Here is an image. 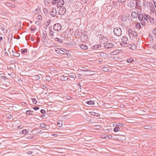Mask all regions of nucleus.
I'll return each mask as SVG.
<instances>
[{"label": "nucleus", "instance_id": "nucleus-48", "mask_svg": "<svg viewBox=\"0 0 156 156\" xmlns=\"http://www.w3.org/2000/svg\"><path fill=\"white\" fill-rule=\"evenodd\" d=\"M66 99L68 100H70L71 99V98L70 96H67V97H66Z\"/></svg>", "mask_w": 156, "mask_h": 156}, {"label": "nucleus", "instance_id": "nucleus-6", "mask_svg": "<svg viewBox=\"0 0 156 156\" xmlns=\"http://www.w3.org/2000/svg\"><path fill=\"white\" fill-rule=\"evenodd\" d=\"M137 3L135 1H131L129 3L128 5L130 8H133L137 4Z\"/></svg>", "mask_w": 156, "mask_h": 156}, {"label": "nucleus", "instance_id": "nucleus-64", "mask_svg": "<svg viewBox=\"0 0 156 156\" xmlns=\"http://www.w3.org/2000/svg\"><path fill=\"white\" fill-rule=\"evenodd\" d=\"M154 5L155 8H156V2H154Z\"/></svg>", "mask_w": 156, "mask_h": 156}, {"label": "nucleus", "instance_id": "nucleus-1", "mask_svg": "<svg viewBox=\"0 0 156 156\" xmlns=\"http://www.w3.org/2000/svg\"><path fill=\"white\" fill-rule=\"evenodd\" d=\"M113 32L114 34L117 36H120L122 34V30L119 27H116L114 28Z\"/></svg>", "mask_w": 156, "mask_h": 156}, {"label": "nucleus", "instance_id": "nucleus-51", "mask_svg": "<svg viewBox=\"0 0 156 156\" xmlns=\"http://www.w3.org/2000/svg\"><path fill=\"white\" fill-rule=\"evenodd\" d=\"M119 2L121 3H124L125 1L126 0H118Z\"/></svg>", "mask_w": 156, "mask_h": 156}, {"label": "nucleus", "instance_id": "nucleus-25", "mask_svg": "<svg viewBox=\"0 0 156 156\" xmlns=\"http://www.w3.org/2000/svg\"><path fill=\"white\" fill-rule=\"evenodd\" d=\"M136 28L138 29H140L141 27V26L139 22H137L136 24Z\"/></svg>", "mask_w": 156, "mask_h": 156}, {"label": "nucleus", "instance_id": "nucleus-21", "mask_svg": "<svg viewBox=\"0 0 156 156\" xmlns=\"http://www.w3.org/2000/svg\"><path fill=\"white\" fill-rule=\"evenodd\" d=\"M60 54H64L65 51H66V50L63 48H59Z\"/></svg>", "mask_w": 156, "mask_h": 156}, {"label": "nucleus", "instance_id": "nucleus-24", "mask_svg": "<svg viewBox=\"0 0 156 156\" xmlns=\"http://www.w3.org/2000/svg\"><path fill=\"white\" fill-rule=\"evenodd\" d=\"M47 37L45 36V35L43 36V37L44 43L45 44H46L47 43V41H46Z\"/></svg>", "mask_w": 156, "mask_h": 156}, {"label": "nucleus", "instance_id": "nucleus-23", "mask_svg": "<svg viewBox=\"0 0 156 156\" xmlns=\"http://www.w3.org/2000/svg\"><path fill=\"white\" fill-rule=\"evenodd\" d=\"M122 40L123 41L126 42L128 41V38L126 36H124L122 38Z\"/></svg>", "mask_w": 156, "mask_h": 156}, {"label": "nucleus", "instance_id": "nucleus-50", "mask_svg": "<svg viewBox=\"0 0 156 156\" xmlns=\"http://www.w3.org/2000/svg\"><path fill=\"white\" fill-rule=\"evenodd\" d=\"M1 30H2V31H4L5 30V26L2 27H1Z\"/></svg>", "mask_w": 156, "mask_h": 156}, {"label": "nucleus", "instance_id": "nucleus-20", "mask_svg": "<svg viewBox=\"0 0 156 156\" xmlns=\"http://www.w3.org/2000/svg\"><path fill=\"white\" fill-rule=\"evenodd\" d=\"M87 104L89 105H94L95 103L93 101H89L86 102Z\"/></svg>", "mask_w": 156, "mask_h": 156}, {"label": "nucleus", "instance_id": "nucleus-22", "mask_svg": "<svg viewBox=\"0 0 156 156\" xmlns=\"http://www.w3.org/2000/svg\"><path fill=\"white\" fill-rule=\"evenodd\" d=\"M57 126L58 127H61L62 125V121H59L58 122Z\"/></svg>", "mask_w": 156, "mask_h": 156}, {"label": "nucleus", "instance_id": "nucleus-5", "mask_svg": "<svg viewBox=\"0 0 156 156\" xmlns=\"http://www.w3.org/2000/svg\"><path fill=\"white\" fill-rule=\"evenodd\" d=\"M66 12V10L64 7H61L59 10V13L61 15H63Z\"/></svg>", "mask_w": 156, "mask_h": 156}, {"label": "nucleus", "instance_id": "nucleus-15", "mask_svg": "<svg viewBox=\"0 0 156 156\" xmlns=\"http://www.w3.org/2000/svg\"><path fill=\"white\" fill-rule=\"evenodd\" d=\"M80 47L81 48L84 50H86L87 49V46L85 44H80Z\"/></svg>", "mask_w": 156, "mask_h": 156}, {"label": "nucleus", "instance_id": "nucleus-54", "mask_svg": "<svg viewBox=\"0 0 156 156\" xmlns=\"http://www.w3.org/2000/svg\"><path fill=\"white\" fill-rule=\"evenodd\" d=\"M95 127L98 129H99L101 128V126L99 125H97L95 126Z\"/></svg>", "mask_w": 156, "mask_h": 156}, {"label": "nucleus", "instance_id": "nucleus-9", "mask_svg": "<svg viewBox=\"0 0 156 156\" xmlns=\"http://www.w3.org/2000/svg\"><path fill=\"white\" fill-rule=\"evenodd\" d=\"M49 32L50 35L52 37H56V35L57 34V33L53 32L51 29H49Z\"/></svg>", "mask_w": 156, "mask_h": 156}, {"label": "nucleus", "instance_id": "nucleus-13", "mask_svg": "<svg viewBox=\"0 0 156 156\" xmlns=\"http://www.w3.org/2000/svg\"><path fill=\"white\" fill-rule=\"evenodd\" d=\"M131 16L133 18H136L137 17V13L136 12H133L131 13Z\"/></svg>", "mask_w": 156, "mask_h": 156}, {"label": "nucleus", "instance_id": "nucleus-47", "mask_svg": "<svg viewBox=\"0 0 156 156\" xmlns=\"http://www.w3.org/2000/svg\"><path fill=\"white\" fill-rule=\"evenodd\" d=\"M33 108L35 110H37L39 109V108L38 107H36L34 108Z\"/></svg>", "mask_w": 156, "mask_h": 156}, {"label": "nucleus", "instance_id": "nucleus-19", "mask_svg": "<svg viewBox=\"0 0 156 156\" xmlns=\"http://www.w3.org/2000/svg\"><path fill=\"white\" fill-rule=\"evenodd\" d=\"M121 131L120 128L119 127L116 126L113 129V131L115 132H116Z\"/></svg>", "mask_w": 156, "mask_h": 156}, {"label": "nucleus", "instance_id": "nucleus-28", "mask_svg": "<svg viewBox=\"0 0 156 156\" xmlns=\"http://www.w3.org/2000/svg\"><path fill=\"white\" fill-rule=\"evenodd\" d=\"M127 62L128 63H130L133 61V59L132 58L128 59L127 60Z\"/></svg>", "mask_w": 156, "mask_h": 156}, {"label": "nucleus", "instance_id": "nucleus-17", "mask_svg": "<svg viewBox=\"0 0 156 156\" xmlns=\"http://www.w3.org/2000/svg\"><path fill=\"white\" fill-rule=\"evenodd\" d=\"M101 45L100 44H96L95 45H94L92 47V48L93 49H97V48H99L101 47Z\"/></svg>", "mask_w": 156, "mask_h": 156}, {"label": "nucleus", "instance_id": "nucleus-29", "mask_svg": "<svg viewBox=\"0 0 156 156\" xmlns=\"http://www.w3.org/2000/svg\"><path fill=\"white\" fill-rule=\"evenodd\" d=\"M28 133V131L27 129H24L22 131V133L23 134H26Z\"/></svg>", "mask_w": 156, "mask_h": 156}, {"label": "nucleus", "instance_id": "nucleus-56", "mask_svg": "<svg viewBox=\"0 0 156 156\" xmlns=\"http://www.w3.org/2000/svg\"><path fill=\"white\" fill-rule=\"evenodd\" d=\"M12 34H10L9 35V37L8 38V39H9V38H10V37L11 38H12Z\"/></svg>", "mask_w": 156, "mask_h": 156}, {"label": "nucleus", "instance_id": "nucleus-8", "mask_svg": "<svg viewBox=\"0 0 156 156\" xmlns=\"http://www.w3.org/2000/svg\"><path fill=\"white\" fill-rule=\"evenodd\" d=\"M118 19L119 20L125 21L127 20L126 16L125 15H120L119 16Z\"/></svg>", "mask_w": 156, "mask_h": 156}, {"label": "nucleus", "instance_id": "nucleus-10", "mask_svg": "<svg viewBox=\"0 0 156 156\" xmlns=\"http://www.w3.org/2000/svg\"><path fill=\"white\" fill-rule=\"evenodd\" d=\"M99 53L100 56L104 58H106L108 57V55L105 52H100Z\"/></svg>", "mask_w": 156, "mask_h": 156}, {"label": "nucleus", "instance_id": "nucleus-26", "mask_svg": "<svg viewBox=\"0 0 156 156\" xmlns=\"http://www.w3.org/2000/svg\"><path fill=\"white\" fill-rule=\"evenodd\" d=\"M33 112V111H31L30 110H27L26 111V113L27 114L29 115H33L34 114L32 113Z\"/></svg>", "mask_w": 156, "mask_h": 156}, {"label": "nucleus", "instance_id": "nucleus-16", "mask_svg": "<svg viewBox=\"0 0 156 156\" xmlns=\"http://www.w3.org/2000/svg\"><path fill=\"white\" fill-rule=\"evenodd\" d=\"M55 41H57L58 43H61L63 42V40L62 39L56 37L55 38Z\"/></svg>", "mask_w": 156, "mask_h": 156}, {"label": "nucleus", "instance_id": "nucleus-62", "mask_svg": "<svg viewBox=\"0 0 156 156\" xmlns=\"http://www.w3.org/2000/svg\"><path fill=\"white\" fill-rule=\"evenodd\" d=\"M70 77L72 78H74V76L73 75H71L70 76Z\"/></svg>", "mask_w": 156, "mask_h": 156}, {"label": "nucleus", "instance_id": "nucleus-7", "mask_svg": "<svg viewBox=\"0 0 156 156\" xmlns=\"http://www.w3.org/2000/svg\"><path fill=\"white\" fill-rule=\"evenodd\" d=\"M64 4V2L63 0H59L58 2L57 6L58 8L63 7Z\"/></svg>", "mask_w": 156, "mask_h": 156}, {"label": "nucleus", "instance_id": "nucleus-11", "mask_svg": "<svg viewBox=\"0 0 156 156\" xmlns=\"http://www.w3.org/2000/svg\"><path fill=\"white\" fill-rule=\"evenodd\" d=\"M114 47V45L113 44L110 43L107 44L105 46V48L108 49L113 48Z\"/></svg>", "mask_w": 156, "mask_h": 156}, {"label": "nucleus", "instance_id": "nucleus-60", "mask_svg": "<svg viewBox=\"0 0 156 156\" xmlns=\"http://www.w3.org/2000/svg\"><path fill=\"white\" fill-rule=\"evenodd\" d=\"M17 128L19 129H20L22 128V126H19Z\"/></svg>", "mask_w": 156, "mask_h": 156}, {"label": "nucleus", "instance_id": "nucleus-14", "mask_svg": "<svg viewBox=\"0 0 156 156\" xmlns=\"http://www.w3.org/2000/svg\"><path fill=\"white\" fill-rule=\"evenodd\" d=\"M90 114L91 115L95 116L97 117H99L100 116V114L99 113H95L94 112H90Z\"/></svg>", "mask_w": 156, "mask_h": 156}, {"label": "nucleus", "instance_id": "nucleus-53", "mask_svg": "<svg viewBox=\"0 0 156 156\" xmlns=\"http://www.w3.org/2000/svg\"><path fill=\"white\" fill-rule=\"evenodd\" d=\"M137 16H139L140 14L141 15H143L142 13L140 12H138L137 13Z\"/></svg>", "mask_w": 156, "mask_h": 156}, {"label": "nucleus", "instance_id": "nucleus-49", "mask_svg": "<svg viewBox=\"0 0 156 156\" xmlns=\"http://www.w3.org/2000/svg\"><path fill=\"white\" fill-rule=\"evenodd\" d=\"M58 1V0H53L52 1V4H54L57 3V2Z\"/></svg>", "mask_w": 156, "mask_h": 156}, {"label": "nucleus", "instance_id": "nucleus-2", "mask_svg": "<svg viewBox=\"0 0 156 156\" xmlns=\"http://www.w3.org/2000/svg\"><path fill=\"white\" fill-rule=\"evenodd\" d=\"M62 28V26L59 23L55 24L53 27V29L55 31H58L61 30Z\"/></svg>", "mask_w": 156, "mask_h": 156}, {"label": "nucleus", "instance_id": "nucleus-4", "mask_svg": "<svg viewBox=\"0 0 156 156\" xmlns=\"http://www.w3.org/2000/svg\"><path fill=\"white\" fill-rule=\"evenodd\" d=\"M138 18L139 21H140V23L142 25H145V21L143 19V15H141L140 14L139 16H138Z\"/></svg>", "mask_w": 156, "mask_h": 156}, {"label": "nucleus", "instance_id": "nucleus-3", "mask_svg": "<svg viewBox=\"0 0 156 156\" xmlns=\"http://www.w3.org/2000/svg\"><path fill=\"white\" fill-rule=\"evenodd\" d=\"M50 13L51 16L53 17H55L57 14V12L55 8H52L50 10Z\"/></svg>", "mask_w": 156, "mask_h": 156}, {"label": "nucleus", "instance_id": "nucleus-61", "mask_svg": "<svg viewBox=\"0 0 156 156\" xmlns=\"http://www.w3.org/2000/svg\"><path fill=\"white\" fill-rule=\"evenodd\" d=\"M117 4V2H113V4L114 5V6L116 5Z\"/></svg>", "mask_w": 156, "mask_h": 156}, {"label": "nucleus", "instance_id": "nucleus-41", "mask_svg": "<svg viewBox=\"0 0 156 156\" xmlns=\"http://www.w3.org/2000/svg\"><path fill=\"white\" fill-rule=\"evenodd\" d=\"M55 52L57 53L58 54H60V50H59V48L58 49H55Z\"/></svg>", "mask_w": 156, "mask_h": 156}, {"label": "nucleus", "instance_id": "nucleus-39", "mask_svg": "<svg viewBox=\"0 0 156 156\" xmlns=\"http://www.w3.org/2000/svg\"><path fill=\"white\" fill-rule=\"evenodd\" d=\"M102 69L103 71L105 72H108L109 70V69L106 67H103L102 68Z\"/></svg>", "mask_w": 156, "mask_h": 156}, {"label": "nucleus", "instance_id": "nucleus-33", "mask_svg": "<svg viewBox=\"0 0 156 156\" xmlns=\"http://www.w3.org/2000/svg\"><path fill=\"white\" fill-rule=\"evenodd\" d=\"M152 33L154 35H155V38H156V28L153 30Z\"/></svg>", "mask_w": 156, "mask_h": 156}, {"label": "nucleus", "instance_id": "nucleus-38", "mask_svg": "<svg viewBox=\"0 0 156 156\" xmlns=\"http://www.w3.org/2000/svg\"><path fill=\"white\" fill-rule=\"evenodd\" d=\"M21 52L23 54H24L25 53L27 52V50L26 49H21Z\"/></svg>", "mask_w": 156, "mask_h": 156}, {"label": "nucleus", "instance_id": "nucleus-35", "mask_svg": "<svg viewBox=\"0 0 156 156\" xmlns=\"http://www.w3.org/2000/svg\"><path fill=\"white\" fill-rule=\"evenodd\" d=\"M41 127L42 128H46V125L44 123H41L40 124V125Z\"/></svg>", "mask_w": 156, "mask_h": 156}, {"label": "nucleus", "instance_id": "nucleus-57", "mask_svg": "<svg viewBox=\"0 0 156 156\" xmlns=\"http://www.w3.org/2000/svg\"><path fill=\"white\" fill-rule=\"evenodd\" d=\"M10 7L12 8H14L15 7V5H14L12 4Z\"/></svg>", "mask_w": 156, "mask_h": 156}, {"label": "nucleus", "instance_id": "nucleus-55", "mask_svg": "<svg viewBox=\"0 0 156 156\" xmlns=\"http://www.w3.org/2000/svg\"><path fill=\"white\" fill-rule=\"evenodd\" d=\"M36 28H32V27L30 28V30L33 31H34L35 30Z\"/></svg>", "mask_w": 156, "mask_h": 156}, {"label": "nucleus", "instance_id": "nucleus-58", "mask_svg": "<svg viewBox=\"0 0 156 156\" xmlns=\"http://www.w3.org/2000/svg\"><path fill=\"white\" fill-rule=\"evenodd\" d=\"M66 80L65 79H61V78H60V80H62V81H66V80H68V79H66Z\"/></svg>", "mask_w": 156, "mask_h": 156}, {"label": "nucleus", "instance_id": "nucleus-42", "mask_svg": "<svg viewBox=\"0 0 156 156\" xmlns=\"http://www.w3.org/2000/svg\"><path fill=\"white\" fill-rule=\"evenodd\" d=\"M11 4L8 2H6L5 3L6 5L8 7H10L11 5Z\"/></svg>", "mask_w": 156, "mask_h": 156}, {"label": "nucleus", "instance_id": "nucleus-43", "mask_svg": "<svg viewBox=\"0 0 156 156\" xmlns=\"http://www.w3.org/2000/svg\"><path fill=\"white\" fill-rule=\"evenodd\" d=\"M40 10V9H39L38 8H37L35 9V12H35V13H37L39 12Z\"/></svg>", "mask_w": 156, "mask_h": 156}, {"label": "nucleus", "instance_id": "nucleus-37", "mask_svg": "<svg viewBox=\"0 0 156 156\" xmlns=\"http://www.w3.org/2000/svg\"><path fill=\"white\" fill-rule=\"evenodd\" d=\"M116 126H117V127H122L123 126V125L121 124V123H119L117 124L116 125Z\"/></svg>", "mask_w": 156, "mask_h": 156}, {"label": "nucleus", "instance_id": "nucleus-45", "mask_svg": "<svg viewBox=\"0 0 156 156\" xmlns=\"http://www.w3.org/2000/svg\"><path fill=\"white\" fill-rule=\"evenodd\" d=\"M40 112L42 114H44L45 113V111L44 109H41V110Z\"/></svg>", "mask_w": 156, "mask_h": 156}, {"label": "nucleus", "instance_id": "nucleus-36", "mask_svg": "<svg viewBox=\"0 0 156 156\" xmlns=\"http://www.w3.org/2000/svg\"><path fill=\"white\" fill-rule=\"evenodd\" d=\"M144 128L145 129H150L151 128V126L148 125L144 126Z\"/></svg>", "mask_w": 156, "mask_h": 156}, {"label": "nucleus", "instance_id": "nucleus-44", "mask_svg": "<svg viewBox=\"0 0 156 156\" xmlns=\"http://www.w3.org/2000/svg\"><path fill=\"white\" fill-rule=\"evenodd\" d=\"M32 152L31 151H29L27 152V155H30L32 154Z\"/></svg>", "mask_w": 156, "mask_h": 156}, {"label": "nucleus", "instance_id": "nucleus-52", "mask_svg": "<svg viewBox=\"0 0 156 156\" xmlns=\"http://www.w3.org/2000/svg\"><path fill=\"white\" fill-rule=\"evenodd\" d=\"M35 24L37 25H39L40 24V23L39 21H37L35 22Z\"/></svg>", "mask_w": 156, "mask_h": 156}, {"label": "nucleus", "instance_id": "nucleus-63", "mask_svg": "<svg viewBox=\"0 0 156 156\" xmlns=\"http://www.w3.org/2000/svg\"><path fill=\"white\" fill-rule=\"evenodd\" d=\"M51 79H46L47 81H49L51 80Z\"/></svg>", "mask_w": 156, "mask_h": 156}, {"label": "nucleus", "instance_id": "nucleus-34", "mask_svg": "<svg viewBox=\"0 0 156 156\" xmlns=\"http://www.w3.org/2000/svg\"><path fill=\"white\" fill-rule=\"evenodd\" d=\"M133 34L135 37H136L138 36V33L135 31H133Z\"/></svg>", "mask_w": 156, "mask_h": 156}, {"label": "nucleus", "instance_id": "nucleus-18", "mask_svg": "<svg viewBox=\"0 0 156 156\" xmlns=\"http://www.w3.org/2000/svg\"><path fill=\"white\" fill-rule=\"evenodd\" d=\"M112 137V136L111 135H106V136H104L102 138L103 139H108V138H111Z\"/></svg>", "mask_w": 156, "mask_h": 156}, {"label": "nucleus", "instance_id": "nucleus-30", "mask_svg": "<svg viewBox=\"0 0 156 156\" xmlns=\"http://www.w3.org/2000/svg\"><path fill=\"white\" fill-rule=\"evenodd\" d=\"M31 99L33 104H36L37 103V101L35 98H32Z\"/></svg>", "mask_w": 156, "mask_h": 156}, {"label": "nucleus", "instance_id": "nucleus-59", "mask_svg": "<svg viewBox=\"0 0 156 156\" xmlns=\"http://www.w3.org/2000/svg\"><path fill=\"white\" fill-rule=\"evenodd\" d=\"M2 75H3L2 74H0L1 76H0V77H1L2 78H5V77L3 76Z\"/></svg>", "mask_w": 156, "mask_h": 156}, {"label": "nucleus", "instance_id": "nucleus-31", "mask_svg": "<svg viewBox=\"0 0 156 156\" xmlns=\"http://www.w3.org/2000/svg\"><path fill=\"white\" fill-rule=\"evenodd\" d=\"M154 19L150 16L149 17L148 19V22L149 21L150 23H152L153 22Z\"/></svg>", "mask_w": 156, "mask_h": 156}, {"label": "nucleus", "instance_id": "nucleus-40", "mask_svg": "<svg viewBox=\"0 0 156 156\" xmlns=\"http://www.w3.org/2000/svg\"><path fill=\"white\" fill-rule=\"evenodd\" d=\"M127 44V43L125 42L124 41L122 42L121 44V45H122L123 46H124L125 45H126Z\"/></svg>", "mask_w": 156, "mask_h": 156}, {"label": "nucleus", "instance_id": "nucleus-27", "mask_svg": "<svg viewBox=\"0 0 156 156\" xmlns=\"http://www.w3.org/2000/svg\"><path fill=\"white\" fill-rule=\"evenodd\" d=\"M51 22V20H49L46 23V24L45 25L46 26V27H48V26Z\"/></svg>", "mask_w": 156, "mask_h": 156}, {"label": "nucleus", "instance_id": "nucleus-46", "mask_svg": "<svg viewBox=\"0 0 156 156\" xmlns=\"http://www.w3.org/2000/svg\"><path fill=\"white\" fill-rule=\"evenodd\" d=\"M39 20H42V16L41 15H39L37 16Z\"/></svg>", "mask_w": 156, "mask_h": 156}, {"label": "nucleus", "instance_id": "nucleus-12", "mask_svg": "<svg viewBox=\"0 0 156 156\" xmlns=\"http://www.w3.org/2000/svg\"><path fill=\"white\" fill-rule=\"evenodd\" d=\"M143 19L144 21L145 20L148 22V19L150 17V16L146 14H144L143 15Z\"/></svg>", "mask_w": 156, "mask_h": 156}, {"label": "nucleus", "instance_id": "nucleus-32", "mask_svg": "<svg viewBox=\"0 0 156 156\" xmlns=\"http://www.w3.org/2000/svg\"><path fill=\"white\" fill-rule=\"evenodd\" d=\"M128 32L129 36H130V34H132L133 33V31L131 28H129L128 29Z\"/></svg>", "mask_w": 156, "mask_h": 156}]
</instances>
